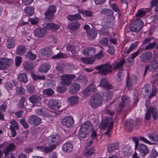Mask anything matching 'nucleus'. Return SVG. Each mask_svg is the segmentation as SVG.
Segmentation results:
<instances>
[{"mask_svg": "<svg viewBox=\"0 0 158 158\" xmlns=\"http://www.w3.org/2000/svg\"><path fill=\"white\" fill-rule=\"evenodd\" d=\"M112 118L110 117H107L105 118L101 122L100 125V127L102 129H105L107 126L108 128L106 132L104 133L108 137L110 136V133L111 132L113 126V122L111 120Z\"/></svg>", "mask_w": 158, "mask_h": 158, "instance_id": "1", "label": "nucleus"}, {"mask_svg": "<svg viewBox=\"0 0 158 158\" xmlns=\"http://www.w3.org/2000/svg\"><path fill=\"white\" fill-rule=\"evenodd\" d=\"M93 130L91 123L89 121H86L82 124L79 131L80 137L85 138L86 135L91 132Z\"/></svg>", "mask_w": 158, "mask_h": 158, "instance_id": "2", "label": "nucleus"}, {"mask_svg": "<svg viewBox=\"0 0 158 158\" xmlns=\"http://www.w3.org/2000/svg\"><path fill=\"white\" fill-rule=\"evenodd\" d=\"M103 102L102 96L97 93L92 96L90 98L89 104L93 108H96L100 106Z\"/></svg>", "mask_w": 158, "mask_h": 158, "instance_id": "3", "label": "nucleus"}, {"mask_svg": "<svg viewBox=\"0 0 158 158\" xmlns=\"http://www.w3.org/2000/svg\"><path fill=\"white\" fill-rule=\"evenodd\" d=\"M113 65L108 62L94 67V69L98 70V73L101 74L106 75L107 73H110L112 71Z\"/></svg>", "mask_w": 158, "mask_h": 158, "instance_id": "4", "label": "nucleus"}, {"mask_svg": "<svg viewBox=\"0 0 158 158\" xmlns=\"http://www.w3.org/2000/svg\"><path fill=\"white\" fill-rule=\"evenodd\" d=\"M76 78L74 74H64L60 76V84L63 86H69L72 81Z\"/></svg>", "mask_w": 158, "mask_h": 158, "instance_id": "5", "label": "nucleus"}, {"mask_svg": "<svg viewBox=\"0 0 158 158\" xmlns=\"http://www.w3.org/2000/svg\"><path fill=\"white\" fill-rule=\"evenodd\" d=\"M143 23L140 19L135 20L131 24L130 29L132 31L137 32L139 31L143 27Z\"/></svg>", "mask_w": 158, "mask_h": 158, "instance_id": "6", "label": "nucleus"}, {"mask_svg": "<svg viewBox=\"0 0 158 158\" xmlns=\"http://www.w3.org/2000/svg\"><path fill=\"white\" fill-rule=\"evenodd\" d=\"M151 114L154 120H156L158 117V113L156 108L152 106L150 107L147 110L145 114L146 120L149 119L151 117Z\"/></svg>", "mask_w": 158, "mask_h": 158, "instance_id": "7", "label": "nucleus"}, {"mask_svg": "<svg viewBox=\"0 0 158 158\" xmlns=\"http://www.w3.org/2000/svg\"><path fill=\"white\" fill-rule=\"evenodd\" d=\"M13 61L11 59L6 58H0V69L5 70L12 66Z\"/></svg>", "mask_w": 158, "mask_h": 158, "instance_id": "8", "label": "nucleus"}, {"mask_svg": "<svg viewBox=\"0 0 158 158\" xmlns=\"http://www.w3.org/2000/svg\"><path fill=\"white\" fill-rule=\"evenodd\" d=\"M16 146L13 143H10L6 146L4 151V154L7 157L5 158H15L12 153L15 150Z\"/></svg>", "mask_w": 158, "mask_h": 158, "instance_id": "9", "label": "nucleus"}, {"mask_svg": "<svg viewBox=\"0 0 158 158\" xmlns=\"http://www.w3.org/2000/svg\"><path fill=\"white\" fill-rule=\"evenodd\" d=\"M56 8L54 5L49 6L44 13L45 18L49 21L52 20L54 17V14L56 12Z\"/></svg>", "mask_w": 158, "mask_h": 158, "instance_id": "10", "label": "nucleus"}, {"mask_svg": "<svg viewBox=\"0 0 158 158\" xmlns=\"http://www.w3.org/2000/svg\"><path fill=\"white\" fill-rule=\"evenodd\" d=\"M130 101L129 97L126 95L122 96L121 98V101L120 102L118 109L119 111L121 112L123 108L128 106L129 105Z\"/></svg>", "mask_w": 158, "mask_h": 158, "instance_id": "11", "label": "nucleus"}, {"mask_svg": "<svg viewBox=\"0 0 158 158\" xmlns=\"http://www.w3.org/2000/svg\"><path fill=\"white\" fill-rule=\"evenodd\" d=\"M152 56V53L151 52L143 53L139 56V61L143 63H146L151 60Z\"/></svg>", "mask_w": 158, "mask_h": 158, "instance_id": "12", "label": "nucleus"}, {"mask_svg": "<svg viewBox=\"0 0 158 158\" xmlns=\"http://www.w3.org/2000/svg\"><path fill=\"white\" fill-rule=\"evenodd\" d=\"M60 141V137L58 135H53L48 137V138L47 142L49 145H55V148L56 145Z\"/></svg>", "mask_w": 158, "mask_h": 158, "instance_id": "13", "label": "nucleus"}, {"mask_svg": "<svg viewBox=\"0 0 158 158\" xmlns=\"http://www.w3.org/2000/svg\"><path fill=\"white\" fill-rule=\"evenodd\" d=\"M135 149L137 150L139 152L141 156L143 157H144L149 152V150L147 146L143 143H139Z\"/></svg>", "mask_w": 158, "mask_h": 158, "instance_id": "14", "label": "nucleus"}, {"mask_svg": "<svg viewBox=\"0 0 158 158\" xmlns=\"http://www.w3.org/2000/svg\"><path fill=\"white\" fill-rule=\"evenodd\" d=\"M27 121L31 125L37 126L41 123V119L36 115H32L28 119Z\"/></svg>", "mask_w": 158, "mask_h": 158, "instance_id": "15", "label": "nucleus"}, {"mask_svg": "<svg viewBox=\"0 0 158 158\" xmlns=\"http://www.w3.org/2000/svg\"><path fill=\"white\" fill-rule=\"evenodd\" d=\"M39 53L43 57H50L52 56L53 52L51 48L45 47L41 49L39 51Z\"/></svg>", "mask_w": 158, "mask_h": 158, "instance_id": "16", "label": "nucleus"}, {"mask_svg": "<svg viewBox=\"0 0 158 158\" xmlns=\"http://www.w3.org/2000/svg\"><path fill=\"white\" fill-rule=\"evenodd\" d=\"M158 68V63L156 60H152L149 65H147L145 68L144 74L148 69L152 71Z\"/></svg>", "mask_w": 158, "mask_h": 158, "instance_id": "17", "label": "nucleus"}, {"mask_svg": "<svg viewBox=\"0 0 158 158\" xmlns=\"http://www.w3.org/2000/svg\"><path fill=\"white\" fill-rule=\"evenodd\" d=\"M61 123L65 127H70L73 124L74 121L72 117H66L61 120Z\"/></svg>", "mask_w": 158, "mask_h": 158, "instance_id": "18", "label": "nucleus"}, {"mask_svg": "<svg viewBox=\"0 0 158 158\" xmlns=\"http://www.w3.org/2000/svg\"><path fill=\"white\" fill-rule=\"evenodd\" d=\"M41 98L40 96L36 94L33 95L29 98V101L33 104H37L36 106H40L41 105L40 101Z\"/></svg>", "mask_w": 158, "mask_h": 158, "instance_id": "19", "label": "nucleus"}, {"mask_svg": "<svg viewBox=\"0 0 158 158\" xmlns=\"http://www.w3.org/2000/svg\"><path fill=\"white\" fill-rule=\"evenodd\" d=\"M73 146L70 142H66L64 143L62 146L63 151L66 153H69L73 150Z\"/></svg>", "mask_w": 158, "mask_h": 158, "instance_id": "20", "label": "nucleus"}, {"mask_svg": "<svg viewBox=\"0 0 158 158\" xmlns=\"http://www.w3.org/2000/svg\"><path fill=\"white\" fill-rule=\"evenodd\" d=\"M137 79L138 78L135 75H133L130 77H128L126 82L127 87L128 89L131 88L132 87V85L136 83Z\"/></svg>", "mask_w": 158, "mask_h": 158, "instance_id": "21", "label": "nucleus"}, {"mask_svg": "<svg viewBox=\"0 0 158 158\" xmlns=\"http://www.w3.org/2000/svg\"><path fill=\"white\" fill-rule=\"evenodd\" d=\"M60 105V102L57 99L51 100L49 103L50 108L54 110H58L61 106Z\"/></svg>", "mask_w": 158, "mask_h": 158, "instance_id": "22", "label": "nucleus"}, {"mask_svg": "<svg viewBox=\"0 0 158 158\" xmlns=\"http://www.w3.org/2000/svg\"><path fill=\"white\" fill-rule=\"evenodd\" d=\"M35 36L41 38L44 36L46 33V30L43 28H38L35 29L34 31Z\"/></svg>", "mask_w": 158, "mask_h": 158, "instance_id": "23", "label": "nucleus"}, {"mask_svg": "<svg viewBox=\"0 0 158 158\" xmlns=\"http://www.w3.org/2000/svg\"><path fill=\"white\" fill-rule=\"evenodd\" d=\"M14 85L16 87L15 89L16 94L18 95H22L25 93L24 88L21 85H18L17 82L16 81H13Z\"/></svg>", "mask_w": 158, "mask_h": 158, "instance_id": "24", "label": "nucleus"}, {"mask_svg": "<svg viewBox=\"0 0 158 158\" xmlns=\"http://www.w3.org/2000/svg\"><path fill=\"white\" fill-rule=\"evenodd\" d=\"M99 85L101 87L107 89H110L113 88L112 85L109 84L107 79L105 78L102 79L99 82Z\"/></svg>", "mask_w": 158, "mask_h": 158, "instance_id": "25", "label": "nucleus"}, {"mask_svg": "<svg viewBox=\"0 0 158 158\" xmlns=\"http://www.w3.org/2000/svg\"><path fill=\"white\" fill-rule=\"evenodd\" d=\"M80 88V85L79 84L73 83L71 85L69 88V92L70 93L75 94L78 92Z\"/></svg>", "mask_w": 158, "mask_h": 158, "instance_id": "26", "label": "nucleus"}, {"mask_svg": "<svg viewBox=\"0 0 158 158\" xmlns=\"http://www.w3.org/2000/svg\"><path fill=\"white\" fill-rule=\"evenodd\" d=\"M87 35L88 38L90 40H93L96 37L97 31L93 29L87 31Z\"/></svg>", "mask_w": 158, "mask_h": 158, "instance_id": "27", "label": "nucleus"}, {"mask_svg": "<svg viewBox=\"0 0 158 158\" xmlns=\"http://www.w3.org/2000/svg\"><path fill=\"white\" fill-rule=\"evenodd\" d=\"M81 18V15L79 13L74 15H69L67 17V19L70 21L80 20Z\"/></svg>", "mask_w": 158, "mask_h": 158, "instance_id": "28", "label": "nucleus"}, {"mask_svg": "<svg viewBox=\"0 0 158 158\" xmlns=\"http://www.w3.org/2000/svg\"><path fill=\"white\" fill-rule=\"evenodd\" d=\"M15 39L14 37H9L7 39L6 46L8 48H13L15 46Z\"/></svg>", "mask_w": 158, "mask_h": 158, "instance_id": "29", "label": "nucleus"}, {"mask_svg": "<svg viewBox=\"0 0 158 158\" xmlns=\"http://www.w3.org/2000/svg\"><path fill=\"white\" fill-rule=\"evenodd\" d=\"M17 78L19 81L23 83H27L28 81L27 74L24 73H19Z\"/></svg>", "mask_w": 158, "mask_h": 158, "instance_id": "30", "label": "nucleus"}, {"mask_svg": "<svg viewBox=\"0 0 158 158\" xmlns=\"http://www.w3.org/2000/svg\"><path fill=\"white\" fill-rule=\"evenodd\" d=\"M80 25L78 21L71 23L67 25L68 28L74 31L78 29Z\"/></svg>", "mask_w": 158, "mask_h": 158, "instance_id": "31", "label": "nucleus"}, {"mask_svg": "<svg viewBox=\"0 0 158 158\" xmlns=\"http://www.w3.org/2000/svg\"><path fill=\"white\" fill-rule=\"evenodd\" d=\"M60 27V26L53 23H48L47 24L45 28L48 29H51L52 31H56Z\"/></svg>", "mask_w": 158, "mask_h": 158, "instance_id": "32", "label": "nucleus"}, {"mask_svg": "<svg viewBox=\"0 0 158 158\" xmlns=\"http://www.w3.org/2000/svg\"><path fill=\"white\" fill-rule=\"evenodd\" d=\"M67 49L69 50L73 53H76L77 52L80 50V47L78 45H73L69 44H67Z\"/></svg>", "mask_w": 158, "mask_h": 158, "instance_id": "33", "label": "nucleus"}, {"mask_svg": "<svg viewBox=\"0 0 158 158\" xmlns=\"http://www.w3.org/2000/svg\"><path fill=\"white\" fill-rule=\"evenodd\" d=\"M50 66L46 63L41 65L39 68V71L41 73H46L50 69Z\"/></svg>", "mask_w": 158, "mask_h": 158, "instance_id": "34", "label": "nucleus"}, {"mask_svg": "<svg viewBox=\"0 0 158 158\" xmlns=\"http://www.w3.org/2000/svg\"><path fill=\"white\" fill-rule=\"evenodd\" d=\"M119 147L118 143H117L109 144L107 147L108 152H111L114 151L118 149Z\"/></svg>", "mask_w": 158, "mask_h": 158, "instance_id": "35", "label": "nucleus"}, {"mask_svg": "<svg viewBox=\"0 0 158 158\" xmlns=\"http://www.w3.org/2000/svg\"><path fill=\"white\" fill-rule=\"evenodd\" d=\"M27 49L25 46L22 45L18 46L16 49V54L19 55H22L26 52Z\"/></svg>", "mask_w": 158, "mask_h": 158, "instance_id": "36", "label": "nucleus"}, {"mask_svg": "<svg viewBox=\"0 0 158 158\" xmlns=\"http://www.w3.org/2000/svg\"><path fill=\"white\" fill-rule=\"evenodd\" d=\"M78 102V97L76 96H72L68 99V102L69 105H74L76 104Z\"/></svg>", "mask_w": 158, "mask_h": 158, "instance_id": "37", "label": "nucleus"}, {"mask_svg": "<svg viewBox=\"0 0 158 158\" xmlns=\"http://www.w3.org/2000/svg\"><path fill=\"white\" fill-rule=\"evenodd\" d=\"M24 12L27 15L31 16L34 15V10L32 7L27 6L25 8Z\"/></svg>", "mask_w": 158, "mask_h": 158, "instance_id": "38", "label": "nucleus"}, {"mask_svg": "<svg viewBox=\"0 0 158 158\" xmlns=\"http://www.w3.org/2000/svg\"><path fill=\"white\" fill-rule=\"evenodd\" d=\"M148 136L151 140L158 142V134L150 133L148 134Z\"/></svg>", "mask_w": 158, "mask_h": 158, "instance_id": "39", "label": "nucleus"}, {"mask_svg": "<svg viewBox=\"0 0 158 158\" xmlns=\"http://www.w3.org/2000/svg\"><path fill=\"white\" fill-rule=\"evenodd\" d=\"M34 66L32 63L28 61H26L23 64L24 69L26 71L32 70Z\"/></svg>", "mask_w": 158, "mask_h": 158, "instance_id": "40", "label": "nucleus"}, {"mask_svg": "<svg viewBox=\"0 0 158 158\" xmlns=\"http://www.w3.org/2000/svg\"><path fill=\"white\" fill-rule=\"evenodd\" d=\"M137 43L136 42H134L128 48H127L124 50V52L126 54H129L137 46Z\"/></svg>", "mask_w": 158, "mask_h": 158, "instance_id": "41", "label": "nucleus"}, {"mask_svg": "<svg viewBox=\"0 0 158 158\" xmlns=\"http://www.w3.org/2000/svg\"><path fill=\"white\" fill-rule=\"evenodd\" d=\"M151 91V89H149L146 87H143L140 90L141 94L143 96L145 97L149 95Z\"/></svg>", "mask_w": 158, "mask_h": 158, "instance_id": "42", "label": "nucleus"}, {"mask_svg": "<svg viewBox=\"0 0 158 158\" xmlns=\"http://www.w3.org/2000/svg\"><path fill=\"white\" fill-rule=\"evenodd\" d=\"M78 12L83 15L87 17H91L93 14V12L88 10H78Z\"/></svg>", "mask_w": 158, "mask_h": 158, "instance_id": "43", "label": "nucleus"}, {"mask_svg": "<svg viewBox=\"0 0 158 158\" xmlns=\"http://www.w3.org/2000/svg\"><path fill=\"white\" fill-rule=\"evenodd\" d=\"M25 56L28 59L31 60H35L36 58V55L33 54L30 51H28L27 52L25 55Z\"/></svg>", "mask_w": 158, "mask_h": 158, "instance_id": "44", "label": "nucleus"}, {"mask_svg": "<svg viewBox=\"0 0 158 158\" xmlns=\"http://www.w3.org/2000/svg\"><path fill=\"white\" fill-rule=\"evenodd\" d=\"M103 26L106 27H111L112 26L110 19L108 17L104 18Z\"/></svg>", "mask_w": 158, "mask_h": 158, "instance_id": "45", "label": "nucleus"}, {"mask_svg": "<svg viewBox=\"0 0 158 158\" xmlns=\"http://www.w3.org/2000/svg\"><path fill=\"white\" fill-rule=\"evenodd\" d=\"M35 111V113L38 115L44 116L46 114L47 111L45 108L36 109Z\"/></svg>", "mask_w": 158, "mask_h": 158, "instance_id": "46", "label": "nucleus"}, {"mask_svg": "<svg viewBox=\"0 0 158 158\" xmlns=\"http://www.w3.org/2000/svg\"><path fill=\"white\" fill-rule=\"evenodd\" d=\"M133 125L132 123V121L129 120V121L125 120V128L127 130H131L133 127Z\"/></svg>", "mask_w": 158, "mask_h": 158, "instance_id": "47", "label": "nucleus"}, {"mask_svg": "<svg viewBox=\"0 0 158 158\" xmlns=\"http://www.w3.org/2000/svg\"><path fill=\"white\" fill-rule=\"evenodd\" d=\"M80 60L82 62L86 64H93L94 62L93 59L91 58L81 57Z\"/></svg>", "mask_w": 158, "mask_h": 158, "instance_id": "48", "label": "nucleus"}, {"mask_svg": "<svg viewBox=\"0 0 158 158\" xmlns=\"http://www.w3.org/2000/svg\"><path fill=\"white\" fill-rule=\"evenodd\" d=\"M125 61V60L124 59L122 60L120 62L115 64L113 67V69L114 70H115L121 67L124 64Z\"/></svg>", "mask_w": 158, "mask_h": 158, "instance_id": "49", "label": "nucleus"}, {"mask_svg": "<svg viewBox=\"0 0 158 158\" xmlns=\"http://www.w3.org/2000/svg\"><path fill=\"white\" fill-rule=\"evenodd\" d=\"M49 147H44L43 151L47 153L49 152H52L53 149L55 148V145H50Z\"/></svg>", "mask_w": 158, "mask_h": 158, "instance_id": "50", "label": "nucleus"}, {"mask_svg": "<svg viewBox=\"0 0 158 158\" xmlns=\"http://www.w3.org/2000/svg\"><path fill=\"white\" fill-rule=\"evenodd\" d=\"M43 92L44 94H46L48 96H51L53 94L54 91L52 89L48 88L44 89L43 91Z\"/></svg>", "mask_w": 158, "mask_h": 158, "instance_id": "51", "label": "nucleus"}, {"mask_svg": "<svg viewBox=\"0 0 158 158\" xmlns=\"http://www.w3.org/2000/svg\"><path fill=\"white\" fill-rule=\"evenodd\" d=\"M26 97L23 96H22L19 100V107L20 108H23L24 106V102L25 100Z\"/></svg>", "mask_w": 158, "mask_h": 158, "instance_id": "52", "label": "nucleus"}, {"mask_svg": "<svg viewBox=\"0 0 158 158\" xmlns=\"http://www.w3.org/2000/svg\"><path fill=\"white\" fill-rule=\"evenodd\" d=\"M10 123L11 125L10 126V128H11V127H12V128L15 129L16 130H18L19 129V127L18 124L15 120L11 121Z\"/></svg>", "mask_w": 158, "mask_h": 158, "instance_id": "53", "label": "nucleus"}, {"mask_svg": "<svg viewBox=\"0 0 158 158\" xmlns=\"http://www.w3.org/2000/svg\"><path fill=\"white\" fill-rule=\"evenodd\" d=\"M26 121V120L25 118H22L20 120L19 122L24 128L27 129L29 127Z\"/></svg>", "mask_w": 158, "mask_h": 158, "instance_id": "54", "label": "nucleus"}, {"mask_svg": "<svg viewBox=\"0 0 158 158\" xmlns=\"http://www.w3.org/2000/svg\"><path fill=\"white\" fill-rule=\"evenodd\" d=\"M158 153L155 149H152L150 152L149 157L150 158H156Z\"/></svg>", "mask_w": 158, "mask_h": 158, "instance_id": "55", "label": "nucleus"}, {"mask_svg": "<svg viewBox=\"0 0 158 158\" xmlns=\"http://www.w3.org/2000/svg\"><path fill=\"white\" fill-rule=\"evenodd\" d=\"M106 27H102L99 31L98 33L99 34H102L104 35H107L108 34V30Z\"/></svg>", "mask_w": 158, "mask_h": 158, "instance_id": "56", "label": "nucleus"}, {"mask_svg": "<svg viewBox=\"0 0 158 158\" xmlns=\"http://www.w3.org/2000/svg\"><path fill=\"white\" fill-rule=\"evenodd\" d=\"M39 20V19L38 18H30L28 19V21H30L31 24L35 25L38 23Z\"/></svg>", "mask_w": 158, "mask_h": 158, "instance_id": "57", "label": "nucleus"}, {"mask_svg": "<svg viewBox=\"0 0 158 158\" xmlns=\"http://www.w3.org/2000/svg\"><path fill=\"white\" fill-rule=\"evenodd\" d=\"M145 14V11L140 10L137 12L135 16L138 17H142L144 16Z\"/></svg>", "mask_w": 158, "mask_h": 158, "instance_id": "58", "label": "nucleus"}, {"mask_svg": "<svg viewBox=\"0 0 158 158\" xmlns=\"http://www.w3.org/2000/svg\"><path fill=\"white\" fill-rule=\"evenodd\" d=\"M64 86H60L57 87L56 88L57 91L60 93L64 92L66 90V88Z\"/></svg>", "mask_w": 158, "mask_h": 158, "instance_id": "59", "label": "nucleus"}, {"mask_svg": "<svg viewBox=\"0 0 158 158\" xmlns=\"http://www.w3.org/2000/svg\"><path fill=\"white\" fill-rule=\"evenodd\" d=\"M94 149L93 148H92L86 151L85 154L87 156H90L94 153Z\"/></svg>", "mask_w": 158, "mask_h": 158, "instance_id": "60", "label": "nucleus"}, {"mask_svg": "<svg viewBox=\"0 0 158 158\" xmlns=\"http://www.w3.org/2000/svg\"><path fill=\"white\" fill-rule=\"evenodd\" d=\"M89 56H93L95 53L96 49L94 48L89 47L88 48Z\"/></svg>", "mask_w": 158, "mask_h": 158, "instance_id": "61", "label": "nucleus"}, {"mask_svg": "<svg viewBox=\"0 0 158 158\" xmlns=\"http://www.w3.org/2000/svg\"><path fill=\"white\" fill-rule=\"evenodd\" d=\"M156 43L155 42L151 43L146 46L145 48V50H149L150 49L153 48L156 45Z\"/></svg>", "mask_w": 158, "mask_h": 158, "instance_id": "62", "label": "nucleus"}, {"mask_svg": "<svg viewBox=\"0 0 158 158\" xmlns=\"http://www.w3.org/2000/svg\"><path fill=\"white\" fill-rule=\"evenodd\" d=\"M64 55L62 52H60L54 56H52L53 59L62 58L64 57Z\"/></svg>", "mask_w": 158, "mask_h": 158, "instance_id": "63", "label": "nucleus"}, {"mask_svg": "<svg viewBox=\"0 0 158 158\" xmlns=\"http://www.w3.org/2000/svg\"><path fill=\"white\" fill-rule=\"evenodd\" d=\"M22 58L21 56H17L15 58V63L16 65L18 66L22 62Z\"/></svg>", "mask_w": 158, "mask_h": 158, "instance_id": "64", "label": "nucleus"}]
</instances>
